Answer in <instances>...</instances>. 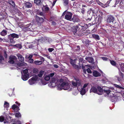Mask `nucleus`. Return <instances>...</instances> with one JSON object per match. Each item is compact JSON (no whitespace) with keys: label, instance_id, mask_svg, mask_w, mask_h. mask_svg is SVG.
I'll list each match as a JSON object with an SVG mask.
<instances>
[{"label":"nucleus","instance_id":"1","mask_svg":"<svg viewBox=\"0 0 124 124\" xmlns=\"http://www.w3.org/2000/svg\"><path fill=\"white\" fill-rule=\"evenodd\" d=\"M72 86L73 87H77V89L78 91L81 90V89L79 88V87H81L82 89L80 91V94L82 95H83L85 94L86 92L88 90V88L84 89L81 87L82 84V82L81 80L79 79L74 78V80L71 81Z\"/></svg>","mask_w":124,"mask_h":124},{"label":"nucleus","instance_id":"2","mask_svg":"<svg viewBox=\"0 0 124 124\" xmlns=\"http://www.w3.org/2000/svg\"><path fill=\"white\" fill-rule=\"evenodd\" d=\"M60 83L58 85L57 89L61 90L62 89L67 90L70 87V85L69 83L65 79H61L59 80Z\"/></svg>","mask_w":124,"mask_h":124},{"label":"nucleus","instance_id":"3","mask_svg":"<svg viewBox=\"0 0 124 124\" xmlns=\"http://www.w3.org/2000/svg\"><path fill=\"white\" fill-rule=\"evenodd\" d=\"M115 20L113 16H109L108 17L107 19V23L110 25L111 26L113 27L114 26V23L113 21Z\"/></svg>","mask_w":124,"mask_h":124},{"label":"nucleus","instance_id":"4","mask_svg":"<svg viewBox=\"0 0 124 124\" xmlns=\"http://www.w3.org/2000/svg\"><path fill=\"white\" fill-rule=\"evenodd\" d=\"M38 78V77L37 75L34 76L28 80L29 84L31 85L34 84L37 80Z\"/></svg>","mask_w":124,"mask_h":124},{"label":"nucleus","instance_id":"5","mask_svg":"<svg viewBox=\"0 0 124 124\" xmlns=\"http://www.w3.org/2000/svg\"><path fill=\"white\" fill-rule=\"evenodd\" d=\"M114 89L113 87H110L109 90H104V92L107 94L108 96L109 97H112L113 96V94L111 93L112 91L110 90H113Z\"/></svg>","mask_w":124,"mask_h":124},{"label":"nucleus","instance_id":"6","mask_svg":"<svg viewBox=\"0 0 124 124\" xmlns=\"http://www.w3.org/2000/svg\"><path fill=\"white\" fill-rule=\"evenodd\" d=\"M57 81L54 78H52L51 81L49 84V86L51 88H53L56 85V83Z\"/></svg>","mask_w":124,"mask_h":124},{"label":"nucleus","instance_id":"7","mask_svg":"<svg viewBox=\"0 0 124 124\" xmlns=\"http://www.w3.org/2000/svg\"><path fill=\"white\" fill-rule=\"evenodd\" d=\"M17 60V58L15 56L11 55L9 57L8 62L10 63L13 64Z\"/></svg>","mask_w":124,"mask_h":124},{"label":"nucleus","instance_id":"8","mask_svg":"<svg viewBox=\"0 0 124 124\" xmlns=\"http://www.w3.org/2000/svg\"><path fill=\"white\" fill-rule=\"evenodd\" d=\"M72 14L70 12H67L65 15V18L68 20L71 21Z\"/></svg>","mask_w":124,"mask_h":124},{"label":"nucleus","instance_id":"9","mask_svg":"<svg viewBox=\"0 0 124 124\" xmlns=\"http://www.w3.org/2000/svg\"><path fill=\"white\" fill-rule=\"evenodd\" d=\"M6 117H4L3 116H1L0 117V122H3L4 121V124H5L9 122V121L7 120V118L6 117V119H5V118Z\"/></svg>","mask_w":124,"mask_h":124},{"label":"nucleus","instance_id":"10","mask_svg":"<svg viewBox=\"0 0 124 124\" xmlns=\"http://www.w3.org/2000/svg\"><path fill=\"white\" fill-rule=\"evenodd\" d=\"M54 73H52L48 75H46L44 77V78L45 80L47 81H48L49 80L50 78V77H52L54 75Z\"/></svg>","mask_w":124,"mask_h":124},{"label":"nucleus","instance_id":"11","mask_svg":"<svg viewBox=\"0 0 124 124\" xmlns=\"http://www.w3.org/2000/svg\"><path fill=\"white\" fill-rule=\"evenodd\" d=\"M116 4H117L119 3L120 4V7L121 8H123V6H124V0H116Z\"/></svg>","mask_w":124,"mask_h":124},{"label":"nucleus","instance_id":"12","mask_svg":"<svg viewBox=\"0 0 124 124\" xmlns=\"http://www.w3.org/2000/svg\"><path fill=\"white\" fill-rule=\"evenodd\" d=\"M97 88V93L99 95L102 94L103 93L102 89L100 86H98Z\"/></svg>","mask_w":124,"mask_h":124},{"label":"nucleus","instance_id":"13","mask_svg":"<svg viewBox=\"0 0 124 124\" xmlns=\"http://www.w3.org/2000/svg\"><path fill=\"white\" fill-rule=\"evenodd\" d=\"M24 4L25 7L28 8H31L32 6V4L29 2H26Z\"/></svg>","mask_w":124,"mask_h":124},{"label":"nucleus","instance_id":"14","mask_svg":"<svg viewBox=\"0 0 124 124\" xmlns=\"http://www.w3.org/2000/svg\"><path fill=\"white\" fill-rule=\"evenodd\" d=\"M29 76V75L28 74H25L23 75L22 74V78L23 80L26 81L28 79Z\"/></svg>","mask_w":124,"mask_h":124},{"label":"nucleus","instance_id":"15","mask_svg":"<svg viewBox=\"0 0 124 124\" xmlns=\"http://www.w3.org/2000/svg\"><path fill=\"white\" fill-rule=\"evenodd\" d=\"M35 18L37 22L39 23H42L44 19L42 18H40L37 16H36Z\"/></svg>","mask_w":124,"mask_h":124},{"label":"nucleus","instance_id":"16","mask_svg":"<svg viewBox=\"0 0 124 124\" xmlns=\"http://www.w3.org/2000/svg\"><path fill=\"white\" fill-rule=\"evenodd\" d=\"M85 59L87 61L90 63H93L94 62V60L92 57H86Z\"/></svg>","mask_w":124,"mask_h":124},{"label":"nucleus","instance_id":"17","mask_svg":"<svg viewBox=\"0 0 124 124\" xmlns=\"http://www.w3.org/2000/svg\"><path fill=\"white\" fill-rule=\"evenodd\" d=\"M27 65V64L26 63H23V64H22L20 63L19 62H17V63H15V65L16 67L17 68L20 69V68H19L20 67H22V68H23L22 66L23 65Z\"/></svg>","mask_w":124,"mask_h":124},{"label":"nucleus","instance_id":"18","mask_svg":"<svg viewBox=\"0 0 124 124\" xmlns=\"http://www.w3.org/2000/svg\"><path fill=\"white\" fill-rule=\"evenodd\" d=\"M19 60L21 62H23L24 60V58L20 54H18L16 55Z\"/></svg>","mask_w":124,"mask_h":124},{"label":"nucleus","instance_id":"19","mask_svg":"<svg viewBox=\"0 0 124 124\" xmlns=\"http://www.w3.org/2000/svg\"><path fill=\"white\" fill-rule=\"evenodd\" d=\"M72 21L74 22H77L79 21V20L76 15H74L72 18L71 19V21Z\"/></svg>","mask_w":124,"mask_h":124},{"label":"nucleus","instance_id":"20","mask_svg":"<svg viewBox=\"0 0 124 124\" xmlns=\"http://www.w3.org/2000/svg\"><path fill=\"white\" fill-rule=\"evenodd\" d=\"M97 89L96 88L93 86L92 87L90 91V93L93 92L97 93Z\"/></svg>","mask_w":124,"mask_h":124},{"label":"nucleus","instance_id":"21","mask_svg":"<svg viewBox=\"0 0 124 124\" xmlns=\"http://www.w3.org/2000/svg\"><path fill=\"white\" fill-rule=\"evenodd\" d=\"M93 76L95 77H99L101 76L100 73L96 71H94L93 72Z\"/></svg>","mask_w":124,"mask_h":124},{"label":"nucleus","instance_id":"22","mask_svg":"<svg viewBox=\"0 0 124 124\" xmlns=\"http://www.w3.org/2000/svg\"><path fill=\"white\" fill-rule=\"evenodd\" d=\"M42 10L43 11L47 12L49 11V8L47 5L45 6H43V8H42Z\"/></svg>","mask_w":124,"mask_h":124},{"label":"nucleus","instance_id":"23","mask_svg":"<svg viewBox=\"0 0 124 124\" xmlns=\"http://www.w3.org/2000/svg\"><path fill=\"white\" fill-rule=\"evenodd\" d=\"M31 25H27V26L23 28L24 30L25 31H30L31 30Z\"/></svg>","mask_w":124,"mask_h":124},{"label":"nucleus","instance_id":"24","mask_svg":"<svg viewBox=\"0 0 124 124\" xmlns=\"http://www.w3.org/2000/svg\"><path fill=\"white\" fill-rule=\"evenodd\" d=\"M34 3L36 5H39L41 4L42 2L40 0H34Z\"/></svg>","mask_w":124,"mask_h":124},{"label":"nucleus","instance_id":"25","mask_svg":"<svg viewBox=\"0 0 124 124\" xmlns=\"http://www.w3.org/2000/svg\"><path fill=\"white\" fill-rule=\"evenodd\" d=\"M78 28L77 26H73L72 27L71 30L73 32H76L77 31Z\"/></svg>","mask_w":124,"mask_h":124},{"label":"nucleus","instance_id":"26","mask_svg":"<svg viewBox=\"0 0 124 124\" xmlns=\"http://www.w3.org/2000/svg\"><path fill=\"white\" fill-rule=\"evenodd\" d=\"M93 37L95 39L99 40L100 39L99 36L97 35L93 34L92 35Z\"/></svg>","mask_w":124,"mask_h":124},{"label":"nucleus","instance_id":"27","mask_svg":"<svg viewBox=\"0 0 124 124\" xmlns=\"http://www.w3.org/2000/svg\"><path fill=\"white\" fill-rule=\"evenodd\" d=\"M7 33V32L5 30H3L0 33V35L2 36H4L6 35Z\"/></svg>","mask_w":124,"mask_h":124},{"label":"nucleus","instance_id":"28","mask_svg":"<svg viewBox=\"0 0 124 124\" xmlns=\"http://www.w3.org/2000/svg\"><path fill=\"white\" fill-rule=\"evenodd\" d=\"M13 38H18L19 36L18 35L15 33H13L10 35Z\"/></svg>","mask_w":124,"mask_h":124},{"label":"nucleus","instance_id":"29","mask_svg":"<svg viewBox=\"0 0 124 124\" xmlns=\"http://www.w3.org/2000/svg\"><path fill=\"white\" fill-rule=\"evenodd\" d=\"M8 3L10 4L13 7H15V4L14 1L12 0H9L8 1Z\"/></svg>","mask_w":124,"mask_h":124},{"label":"nucleus","instance_id":"30","mask_svg":"<svg viewBox=\"0 0 124 124\" xmlns=\"http://www.w3.org/2000/svg\"><path fill=\"white\" fill-rule=\"evenodd\" d=\"M34 63L37 65H40L42 64V61H34Z\"/></svg>","mask_w":124,"mask_h":124},{"label":"nucleus","instance_id":"31","mask_svg":"<svg viewBox=\"0 0 124 124\" xmlns=\"http://www.w3.org/2000/svg\"><path fill=\"white\" fill-rule=\"evenodd\" d=\"M44 71L41 70L40 71L38 74V76L39 77H41L44 74Z\"/></svg>","mask_w":124,"mask_h":124},{"label":"nucleus","instance_id":"32","mask_svg":"<svg viewBox=\"0 0 124 124\" xmlns=\"http://www.w3.org/2000/svg\"><path fill=\"white\" fill-rule=\"evenodd\" d=\"M4 106L6 108H8L9 106V104L6 101H5L4 104Z\"/></svg>","mask_w":124,"mask_h":124},{"label":"nucleus","instance_id":"33","mask_svg":"<svg viewBox=\"0 0 124 124\" xmlns=\"http://www.w3.org/2000/svg\"><path fill=\"white\" fill-rule=\"evenodd\" d=\"M14 46H16L20 49L22 48V46L21 44H17Z\"/></svg>","mask_w":124,"mask_h":124},{"label":"nucleus","instance_id":"34","mask_svg":"<svg viewBox=\"0 0 124 124\" xmlns=\"http://www.w3.org/2000/svg\"><path fill=\"white\" fill-rule=\"evenodd\" d=\"M21 116L20 113L19 112L16 113L15 115V117H21Z\"/></svg>","mask_w":124,"mask_h":124},{"label":"nucleus","instance_id":"35","mask_svg":"<svg viewBox=\"0 0 124 124\" xmlns=\"http://www.w3.org/2000/svg\"><path fill=\"white\" fill-rule=\"evenodd\" d=\"M33 73L37 74L38 73L39 71L37 69L35 68L33 69Z\"/></svg>","mask_w":124,"mask_h":124},{"label":"nucleus","instance_id":"36","mask_svg":"<svg viewBox=\"0 0 124 124\" xmlns=\"http://www.w3.org/2000/svg\"><path fill=\"white\" fill-rule=\"evenodd\" d=\"M76 60L75 59L74 60H71L70 63L72 65V66L75 64V61Z\"/></svg>","mask_w":124,"mask_h":124},{"label":"nucleus","instance_id":"37","mask_svg":"<svg viewBox=\"0 0 124 124\" xmlns=\"http://www.w3.org/2000/svg\"><path fill=\"white\" fill-rule=\"evenodd\" d=\"M111 64L113 66H115L116 65V63L114 61L112 60L110 61Z\"/></svg>","mask_w":124,"mask_h":124},{"label":"nucleus","instance_id":"38","mask_svg":"<svg viewBox=\"0 0 124 124\" xmlns=\"http://www.w3.org/2000/svg\"><path fill=\"white\" fill-rule=\"evenodd\" d=\"M37 14L41 16L44 15L43 13L42 12H39V11H37Z\"/></svg>","mask_w":124,"mask_h":124},{"label":"nucleus","instance_id":"39","mask_svg":"<svg viewBox=\"0 0 124 124\" xmlns=\"http://www.w3.org/2000/svg\"><path fill=\"white\" fill-rule=\"evenodd\" d=\"M18 108V106L15 104L12 106V108L13 110H15L16 108L17 109Z\"/></svg>","mask_w":124,"mask_h":124},{"label":"nucleus","instance_id":"40","mask_svg":"<svg viewBox=\"0 0 124 124\" xmlns=\"http://www.w3.org/2000/svg\"><path fill=\"white\" fill-rule=\"evenodd\" d=\"M88 83H86L83 86L82 88L85 89H86L87 88H88L87 87V86L88 85Z\"/></svg>","mask_w":124,"mask_h":124},{"label":"nucleus","instance_id":"41","mask_svg":"<svg viewBox=\"0 0 124 124\" xmlns=\"http://www.w3.org/2000/svg\"><path fill=\"white\" fill-rule=\"evenodd\" d=\"M28 72V70L27 69H26L25 70H23V72L24 74H28L27 73Z\"/></svg>","mask_w":124,"mask_h":124},{"label":"nucleus","instance_id":"42","mask_svg":"<svg viewBox=\"0 0 124 124\" xmlns=\"http://www.w3.org/2000/svg\"><path fill=\"white\" fill-rule=\"evenodd\" d=\"M64 4V5L66 6L68 4V0H63Z\"/></svg>","mask_w":124,"mask_h":124},{"label":"nucleus","instance_id":"43","mask_svg":"<svg viewBox=\"0 0 124 124\" xmlns=\"http://www.w3.org/2000/svg\"><path fill=\"white\" fill-rule=\"evenodd\" d=\"M114 85L116 87L120 89H122L123 88L122 87L120 86L119 85H117L115 84H114Z\"/></svg>","mask_w":124,"mask_h":124},{"label":"nucleus","instance_id":"44","mask_svg":"<svg viewBox=\"0 0 124 124\" xmlns=\"http://www.w3.org/2000/svg\"><path fill=\"white\" fill-rule=\"evenodd\" d=\"M86 71L87 72L89 73H91L92 71L89 68H88L86 69Z\"/></svg>","mask_w":124,"mask_h":124},{"label":"nucleus","instance_id":"45","mask_svg":"<svg viewBox=\"0 0 124 124\" xmlns=\"http://www.w3.org/2000/svg\"><path fill=\"white\" fill-rule=\"evenodd\" d=\"M3 60V58L2 56L0 55V63H1Z\"/></svg>","mask_w":124,"mask_h":124},{"label":"nucleus","instance_id":"46","mask_svg":"<svg viewBox=\"0 0 124 124\" xmlns=\"http://www.w3.org/2000/svg\"><path fill=\"white\" fill-rule=\"evenodd\" d=\"M73 67L76 69H78V65H76L75 64H74V65L72 66Z\"/></svg>","mask_w":124,"mask_h":124},{"label":"nucleus","instance_id":"47","mask_svg":"<svg viewBox=\"0 0 124 124\" xmlns=\"http://www.w3.org/2000/svg\"><path fill=\"white\" fill-rule=\"evenodd\" d=\"M16 123H17V124H21V122L19 120H17L15 122Z\"/></svg>","mask_w":124,"mask_h":124},{"label":"nucleus","instance_id":"48","mask_svg":"<svg viewBox=\"0 0 124 124\" xmlns=\"http://www.w3.org/2000/svg\"><path fill=\"white\" fill-rule=\"evenodd\" d=\"M54 50V49L53 48H49L48 49V50L50 52H52Z\"/></svg>","mask_w":124,"mask_h":124},{"label":"nucleus","instance_id":"49","mask_svg":"<svg viewBox=\"0 0 124 124\" xmlns=\"http://www.w3.org/2000/svg\"><path fill=\"white\" fill-rule=\"evenodd\" d=\"M29 62L30 63H32L33 62V59H30L29 60Z\"/></svg>","mask_w":124,"mask_h":124},{"label":"nucleus","instance_id":"50","mask_svg":"<svg viewBox=\"0 0 124 124\" xmlns=\"http://www.w3.org/2000/svg\"><path fill=\"white\" fill-rule=\"evenodd\" d=\"M45 38L42 37V38H40V39H39V40H40V41H42L43 40H45Z\"/></svg>","mask_w":124,"mask_h":124},{"label":"nucleus","instance_id":"51","mask_svg":"<svg viewBox=\"0 0 124 124\" xmlns=\"http://www.w3.org/2000/svg\"><path fill=\"white\" fill-rule=\"evenodd\" d=\"M102 59L103 60H104L105 61H107L108 60V58L106 57H102Z\"/></svg>","mask_w":124,"mask_h":124},{"label":"nucleus","instance_id":"52","mask_svg":"<svg viewBox=\"0 0 124 124\" xmlns=\"http://www.w3.org/2000/svg\"><path fill=\"white\" fill-rule=\"evenodd\" d=\"M40 60L41 61H44V60H45L44 59V58H43V57H42L40 56Z\"/></svg>","mask_w":124,"mask_h":124},{"label":"nucleus","instance_id":"53","mask_svg":"<svg viewBox=\"0 0 124 124\" xmlns=\"http://www.w3.org/2000/svg\"><path fill=\"white\" fill-rule=\"evenodd\" d=\"M32 55H32L31 54H30V55H29V57H28V58L29 59H31V58L32 57Z\"/></svg>","mask_w":124,"mask_h":124},{"label":"nucleus","instance_id":"54","mask_svg":"<svg viewBox=\"0 0 124 124\" xmlns=\"http://www.w3.org/2000/svg\"><path fill=\"white\" fill-rule=\"evenodd\" d=\"M85 11V9L84 8H83L81 11V12L83 14H84Z\"/></svg>","mask_w":124,"mask_h":124},{"label":"nucleus","instance_id":"55","mask_svg":"<svg viewBox=\"0 0 124 124\" xmlns=\"http://www.w3.org/2000/svg\"><path fill=\"white\" fill-rule=\"evenodd\" d=\"M112 0H109V1H108L107 2V4H105V5H106L107 4H109L110 2V1H111Z\"/></svg>","mask_w":124,"mask_h":124},{"label":"nucleus","instance_id":"56","mask_svg":"<svg viewBox=\"0 0 124 124\" xmlns=\"http://www.w3.org/2000/svg\"><path fill=\"white\" fill-rule=\"evenodd\" d=\"M66 12V11H64L62 15V16H64V15H65V14H66V12Z\"/></svg>","mask_w":124,"mask_h":124},{"label":"nucleus","instance_id":"57","mask_svg":"<svg viewBox=\"0 0 124 124\" xmlns=\"http://www.w3.org/2000/svg\"><path fill=\"white\" fill-rule=\"evenodd\" d=\"M43 81H41V83H42V84L44 85H46V82H44V83H43Z\"/></svg>","mask_w":124,"mask_h":124},{"label":"nucleus","instance_id":"58","mask_svg":"<svg viewBox=\"0 0 124 124\" xmlns=\"http://www.w3.org/2000/svg\"><path fill=\"white\" fill-rule=\"evenodd\" d=\"M54 67L56 68H58V66L57 65H54Z\"/></svg>","mask_w":124,"mask_h":124},{"label":"nucleus","instance_id":"59","mask_svg":"<svg viewBox=\"0 0 124 124\" xmlns=\"http://www.w3.org/2000/svg\"><path fill=\"white\" fill-rule=\"evenodd\" d=\"M52 23V24L53 25H55L56 24V23L54 21H53Z\"/></svg>","mask_w":124,"mask_h":124},{"label":"nucleus","instance_id":"60","mask_svg":"<svg viewBox=\"0 0 124 124\" xmlns=\"http://www.w3.org/2000/svg\"><path fill=\"white\" fill-rule=\"evenodd\" d=\"M15 103L16 104H17L18 106H19L20 105V104L18 103V102L17 101H16L15 102Z\"/></svg>","mask_w":124,"mask_h":124},{"label":"nucleus","instance_id":"61","mask_svg":"<svg viewBox=\"0 0 124 124\" xmlns=\"http://www.w3.org/2000/svg\"><path fill=\"white\" fill-rule=\"evenodd\" d=\"M9 118H10V119L11 121H12L13 122H14V121H13V119H12L11 117H10V116H9Z\"/></svg>","mask_w":124,"mask_h":124},{"label":"nucleus","instance_id":"62","mask_svg":"<svg viewBox=\"0 0 124 124\" xmlns=\"http://www.w3.org/2000/svg\"><path fill=\"white\" fill-rule=\"evenodd\" d=\"M83 60V58H80V59L79 60V62H82Z\"/></svg>","mask_w":124,"mask_h":124},{"label":"nucleus","instance_id":"63","mask_svg":"<svg viewBox=\"0 0 124 124\" xmlns=\"http://www.w3.org/2000/svg\"><path fill=\"white\" fill-rule=\"evenodd\" d=\"M120 75H121L122 77L123 78V73L122 72H120Z\"/></svg>","mask_w":124,"mask_h":124},{"label":"nucleus","instance_id":"64","mask_svg":"<svg viewBox=\"0 0 124 124\" xmlns=\"http://www.w3.org/2000/svg\"><path fill=\"white\" fill-rule=\"evenodd\" d=\"M3 40V39L1 38H0V42L1 41H4Z\"/></svg>","mask_w":124,"mask_h":124}]
</instances>
